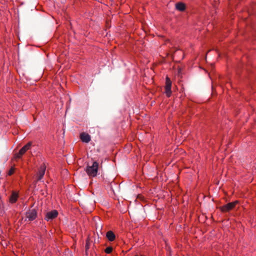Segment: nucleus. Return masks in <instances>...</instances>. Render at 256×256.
<instances>
[{
    "label": "nucleus",
    "instance_id": "1",
    "mask_svg": "<svg viewBox=\"0 0 256 256\" xmlns=\"http://www.w3.org/2000/svg\"><path fill=\"white\" fill-rule=\"evenodd\" d=\"M98 163L94 162L91 166H88L86 169L87 174L90 176L94 177L96 176L98 170Z\"/></svg>",
    "mask_w": 256,
    "mask_h": 256
},
{
    "label": "nucleus",
    "instance_id": "2",
    "mask_svg": "<svg viewBox=\"0 0 256 256\" xmlns=\"http://www.w3.org/2000/svg\"><path fill=\"white\" fill-rule=\"evenodd\" d=\"M237 204H238V201H234V202H229L226 204L220 206V210L223 212H228L234 209Z\"/></svg>",
    "mask_w": 256,
    "mask_h": 256
},
{
    "label": "nucleus",
    "instance_id": "3",
    "mask_svg": "<svg viewBox=\"0 0 256 256\" xmlns=\"http://www.w3.org/2000/svg\"><path fill=\"white\" fill-rule=\"evenodd\" d=\"M37 216V212L35 209L29 210L26 212V218L25 221L28 219V221H32L36 218Z\"/></svg>",
    "mask_w": 256,
    "mask_h": 256
},
{
    "label": "nucleus",
    "instance_id": "4",
    "mask_svg": "<svg viewBox=\"0 0 256 256\" xmlns=\"http://www.w3.org/2000/svg\"><path fill=\"white\" fill-rule=\"evenodd\" d=\"M32 146V142H29L24 146L19 151L18 153L16 154V158H20L22 156L27 150L30 149Z\"/></svg>",
    "mask_w": 256,
    "mask_h": 256
},
{
    "label": "nucleus",
    "instance_id": "5",
    "mask_svg": "<svg viewBox=\"0 0 256 256\" xmlns=\"http://www.w3.org/2000/svg\"><path fill=\"white\" fill-rule=\"evenodd\" d=\"M172 82L168 77L166 78L165 92L168 97H170L172 94L171 90Z\"/></svg>",
    "mask_w": 256,
    "mask_h": 256
},
{
    "label": "nucleus",
    "instance_id": "6",
    "mask_svg": "<svg viewBox=\"0 0 256 256\" xmlns=\"http://www.w3.org/2000/svg\"><path fill=\"white\" fill-rule=\"evenodd\" d=\"M58 214V212L56 210H53L50 212H46L45 220L47 221H50L55 218Z\"/></svg>",
    "mask_w": 256,
    "mask_h": 256
},
{
    "label": "nucleus",
    "instance_id": "7",
    "mask_svg": "<svg viewBox=\"0 0 256 256\" xmlns=\"http://www.w3.org/2000/svg\"><path fill=\"white\" fill-rule=\"evenodd\" d=\"M46 169V166L44 164L40 166L38 172L37 173L36 176V180L38 181L40 180L42 178L45 174Z\"/></svg>",
    "mask_w": 256,
    "mask_h": 256
},
{
    "label": "nucleus",
    "instance_id": "8",
    "mask_svg": "<svg viewBox=\"0 0 256 256\" xmlns=\"http://www.w3.org/2000/svg\"><path fill=\"white\" fill-rule=\"evenodd\" d=\"M80 137L82 142L88 143L90 140V136L88 134L83 132L80 134Z\"/></svg>",
    "mask_w": 256,
    "mask_h": 256
},
{
    "label": "nucleus",
    "instance_id": "9",
    "mask_svg": "<svg viewBox=\"0 0 256 256\" xmlns=\"http://www.w3.org/2000/svg\"><path fill=\"white\" fill-rule=\"evenodd\" d=\"M18 193L16 192H12L10 198L9 200L10 203H14L16 202L18 198Z\"/></svg>",
    "mask_w": 256,
    "mask_h": 256
},
{
    "label": "nucleus",
    "instance_id": "10",
    "mask_svg": "<svg viewBox=\"0 0 256 256\" xmlns=\"http://www.w3.org/2000/svg\"><path fill=\"white\" fill-rule=\"evenodd\" d=\"M107 238L110 242H112L115 240L116 236L114 234L111 230L108 231L106 234Z\"/></svg>",
    "mask_w": 256,
    "mask_h": 256
},
{
    "label": "nucleus",
    "instance_id": "11",
    "mask_svg": "<svg viewBox=\"0 0 256 256\" xmlns=\"http://www.w3.org/2000/svg\"><path fill=\"white\" fill-rule=\"evenodd\" d=\"M176 10L182 12L186 8L185 4L182 2H178L176 4Z\"/></svg>",
    "mask_w": 256,
    "mask_h": 256
},
{
    "label": "nucleus",
    "instance_id": "12",
    "mask_svg": "<svg viewBox=\"0 0 256 256\" xmlns=\"http://www.w3.org/2000/svg\"><path fill=\"white\" fill-rule=\"evenodd\" d=\"M112 247H110V246H109V247H108L106 248L105 250H104V252H106V254H110L112 252Z\"/></svg>",
    "mask_w": 256,
    "mask_h": 256
},
{
    "label": "nucleus",
    "instance_id": "13",
    "mask_svg": "<svg viewBox=\"0 0 256 256\" xmlns=\"http://www.w3.org/2000/svg\"><path fill=\"white\" fill-rule=\"evenodd\" d=\"M89 248H90V242H89L88 240H87L86 242V246H85L86 252L88 250Z\"/></svg>",
    "mask_w": 256,
    "mask_h": 256
},
{
    "label": "nucleus",
    "instance_id": "14",
    "mask_svg": "<svg viewBox=\"0 0 256 256\" xmlns=\"http://www.w3.org/2000/svg\"><path fill=\"white\" fill-rule=\"evenodd\" d=\"M14 168H11L9 172H8V174L9 176H10V175H12V174H13V173L14 172Z\"/></svg>",
    "mask_w": 256,
    "mask_h": 256
}]
</instances>
